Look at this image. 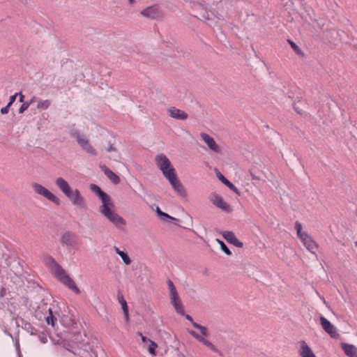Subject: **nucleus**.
<instances>
[{
  "instance_id": "nucleus-1",
  "label": "nucleus",
  "mask_w": 357,
  "mask_h": 357,
  "mask_svg": "<svg viewBox=\"0 0 357 357\" xmlns=\"http://www.w3.org/2000/svg\"><path fill=\"white\" fill-rule=\"evenodd\" d=\"M90 189L93 192L98 195L101 199L102 204L99 208L100 213L115 227L123 230L126 225V221L115 211L114 204L111 197L96 184H91Z\"/></svg>"
},
{
  "instance_id": "nucleus-2",
  "label": "nucleus",
  "mask_w": 357,
  "mask_h": 357,
  "mask_svg": "<svg viewBox=\"0 0 357 357\" xmlns=\"http://www.w3.org/2000/svg\"><path fill=\"white\" fill-rule=\"evenodd\" d=\"M43 263L50 270L54 277L66 287L73 291L75 294H79L80 292L75 281L52 256H45L43 257Z\"/></svg>"
},
{
  "instance_id": "nucleus-3",
  "label": "nucleus",
  "mask_w": 357,
  "mask_h": 357,
  "mask_svg": "<svg viewBox=\"0 0 357 357\" xmlns=\"http://www.w3.org/2000/svg\"><path fill=\"white\" fill-rule=\"evenodd\" d=\"M54 183L60 191L70 201L73 205L79 208L86 206L85 199L78 189H73L68 182L62 177H57Z\"/></svg>"
},
{
  "instance_id": "nucleus-4",
  "label": "nucleus",
  "mask_w": 357,
  "mask_h": 357,
  "mask_svg": "<svg viewBox=\"0 0 357 357\" xmlns=\"http://www.w3.org/2000/svg\"><path fill=\"white\" fill-rule=\"evenodd\" d=\"M295 229L296 230L298 238L305 248L311 253L315 254L318 248V245L311 236H310L307 232L302 231V225L300 222L296 221L295 222Z\"/></svg>"
},
{
  "instance_id": "nucleus-5",
  "label": "nucleus",
  "mask_w": 357,
  "mask_h": 357,
  "mask_svg": "<svg viewBox=\"0 0 357 357\" xmlns=\"http://www.w3.org/2000/svg\"><path fill=\"white\" fill-rule=\"evenodd\" d=\"M155 162L165 178L176 173L170 160L165 154L157 155L155 158Z\"/></svg>"
},
{
  "instance_id": "nucleus-6",
  "label": "nucleus",
  "mask_w": 357,
  "mask_h": 357,
  "mask_svg": "<svg viewBox=\"0 0 357 357\" xmlns=\"http://www.w3.org/2000/svg\"><path fill=\"white\" fill-rule=\"evenodd\" d=\"M192 326L198 329L201 334L202 335H199L194 331H189L190 334L195 337L196 340H197L199 342L204 344L205 346H206L208 349H210L211 351L217 352L218 349L215 347L213 344H212L210 341L207 340L204 337H207L208 335V330L206 327L197 324L196 322H192Z\"/></svg>"
},
{
  "instance_id": "nucleus-7",
  "label": "nucleus",
  "mask_w": 357,
  "mask_h": 357,
  "mask_svg": "<svg viewBox=\"0 0 357 357\" xmlns=\"http://www.w3.org/2000/svg\"><path fill=\"white\" fill-rule=\"evenodd\" d=\"M31 186L36 194L44 197L56 205L60 204V199L45 186L36 182L32 183Z\"/></svg>"
},
{
  "instance_id": "nucleus-8",
  "label": "nucleus",
  "mask_w": 357,
  "mask_h": 357,
  "mask_svg": "<svg viewBox=\"0 0 357 357\" xmlns=\"http://www.w3.org/2000/svg\"><path fill=\"white\" fill-rule=\"evenodd\" d=\"M168 287L170 291V299L171 302L174 307L176 311L183 314L184 313L183 307L181 301V299L178 296V292L176 291V289L172 281L169 280L167 282Z\"/></svg>"
},
{
  "instance_id": "nucleus-9",
  "label": "nucleus",
  "mask_w": 357,
  "mask_h": 357,
  "mask_svg": "<svg viewBox=\"0 0 357 357\" xmlns=\"http://www.w3.org/2000/svg\"><path fill=\"white\" fill-rule=\"evenodd\" d=\"M72 136L76 139L82 149L87 153L92 155H96L97 154L96 149L91 145L89 141L84 135H81L78 132H75L72 133Z\"/></svg>"
},
{
  "instance_id": "nucleus-10",
  "label": "nucleus",
  "mask_w": 357,
  "mask_h": 357,
  "mask_svg": "<svg viewBox=\"0 0 357 357\" xmlns=\"http://www.w3.org/2000/svg\"><path fill=\"white\" fill-rule=\"evenodd\" d=\"M170 185H172L174 190L181 197H185L186 196V192L181 184V181L177 178L176 174L174 173L169 176L166 178Z\"/></svg>"
},
{
  "instance_id": "nucleus-11",
  "label": "nucleus",
  "mask_w": 357,
  "mask_h": 357,
  "mask_svg": "<svg viewBox=\"0 0 357 357\" xmlns=\"http://www.w3.org/2000/svg\"><path fill=\"white\" fill-rule=\"evenodd\" d=\"M210 201L212 202L218 208L222 209V211L230 213L232 211V208L227 202H225L222 197L214 192L211 195Z\"/></svg>"
},
{
  "instance_id": "nucleus-12",
  "label": "nucleus",
  "mask_w": 357,
  "mask_h": 357,
  "mask_svg": "<svg viewBox=\"0 0 357 357\" xmlns=\"http://www.w3.org/2000/svg\"><path fill=\"white\" fill-rule=\"evenodd\" d=\"M320 322L321 327L332 338H337L339 334L337 332L336 328L324 317H320Z\"/></svg>"
},
{
  "instance_id": "nucleus-13",
  "label": "nucleus",
  "mask_w": 357,
  "mask_h": 357,
  "mask_svg": "<svg viewBox=\"0 0 357 357\" xmlns=\"http://www.w3.org/2000/svg\"><path fill=\"white\" fill-rule=\"evenodd\" d=\"M297 349L301 357H317L305 340L298 342Z\"/></svg>"
},
{
  "instance_id": "nucleus-14",
  "label": "nucleus",
  "mask_w": 357,
  "mask_h": 357,
  "mask_svg": "<svg viewBox=\"0 0 357 357\" xmlns=\"http://www.w3.org/2000/svg\"><path fill=\"white\" fill-rule=\"evenodd\" d=\"M200 137L211 151L215 153H220V146L215 142V139L212 137H211L207 133L202 132L200 134Z\"/></svg>"
},
{
  "instance_id": "nucleus-15",
  "label": "nucleus",
  "mask_w": 357,
  "mask_h": 357,
  "mask_svg": "<svg viewBox=\"0 0 357 357\" xmlns=\"http://www.w3.org/2000/svg\"><path fill=\"white\" fill-rule=\"evenodd\" d=\"M167 112L169 113V115L175 119L177 120H185L188 119V114L181 110L175 107H171L167 109Z\"/></svg>"
},
{
  "instance_id": "nucleus-16",
  "label": "nucleus",
  "mask_w": 357,
  "mask_h": 357,
  "mask_svg": "<svg viewBox=\"0 0 357 357\" xmlns=\"http://www.w3.org/2000/svg\"><path fill=\"white\" fill-rule=\"evenodd\" d=\"M60 242L63 245L74 246L77 244V237L73 234L66 232L61 236Z\"/></svg>"
},
{
  "instance_id": "nucleus-17",
  "label": "nucleus",
  "mask_w": 357,
  "mask_h": 357,
  "mask_svg": "<svg viewBox=\"0 0 357 357\" xmlns=\"http://www.w3.org/2000/svg\"><path fill=\"white\" fill-rule=\"evenodd\" d=\"M141 15L151 19L157 18L159 16V8L155 5L149 6L142 10Z\"/></svg>"
},
{
  "instance_id": "nucleus-18",
  "label": "nucleus",
  "mask_w": 357,
  "mask_h": 357,
  "mask_svg": "<svg viewBox=\"0 0 357 357\" xmlns=\"http://www.w3.org/2000/svg\"><path fill=\"white\" fill-rule=\"evenodd\" d=\"M222 236L227 242L234 244L236 247L242 248L243 246V243L236 237L232 231H225Z\"/></svg>"
},
{
  "instance_id": "nucleus-19",
  "label": "nucleus",
  "mask_w": 357,
  "mask_h": 357,
  "mask_svg": "<svg viewBox=\"0 0 357 357\" xmlns=\"http://www.w3.org/2000/svg\"><path fill=\"white\" fill-rule=\"evenodd\" d=\"M344 354L349 357H357V348L354 344L342 342L340 344Z\"/></svg>"
},
{
  "instance_id": "nucleus-20",
  "label": "nucleus",
  "mask_w": 357,
  "mask_h": 357,
  "mask_svg": "<svg viewBox=\"0 0 357 357\" xmlns=\"http://www.w3.org/2000/svg\"><path fill=\"white\" fill-rule=\"evenodd\" d=\"M101 169L113 183L118 184L120 182V178L105 165L101 166Z\"/></svg>"
},
{
  "instance_id": "nucleus-21",
  "label": "nucleus",
  "mask_w": 357,
  "mask_h": 357,
  "mask_svg": "<svg viewBox=\"0 0 357 357\" xmlns=\"http://www.w3.org/2000/svg\"><path fill=\"white\" fill-rule=\"evenodd\" d=\"M217 176L219 178V180L226 186H227L230 190L234 191L235 193L239 195L238 188L232 183L228 181L221 173L218 172L217 174Z\"/></svg>"
},
{
  "instance_id": "nucleus-22",
  "label": "nucleus",
  "mask_w": 357,
  "mask_h": 357,
  "mask_svg": "<svg viewBox=\"0 0 357 357\" xmlns=\"http://www.w3.org/2000/svg\"><path fill=\"white\" fill-rule=\"evenodd\" d=\"M114 250L116 252V253L118 254L121 257L123 263L126 265H130L131 264L132 261H131L130 257L128 256V255L126 252L121 250L116 246L114 247Z\"/></svg>"
},
{
  "instance_id": "nucleus-23",
  "label": "nucleus",
  "mask_w": 357,
  "mask_h": 357,
  "mask_svg": "<svg viewBox=\"0 0 357 357\" xmlns=\"http://www.w3.org/2000/svg\"><path fill=\"white\" fill-rule=\"evenodd\" d=\"M118 299L119 302L121 305L122 310L123 311L126 319H128V307L126 300L124 299L123 295H118Z\"/></svg>"
},
{
  "instance_id": "nucleus-24",
  "label": "nucleus",
  "mask_w": 357,
  "mask_h": 357,
  "mask_svg": "<svg viewBox=\"0 0 357 357\" xmlns=\"http://www.w3.org/2000/svg\"><path fill=\"white\" fill-rule=\"evenodd\" d=\"M51 105V101L50 100H38L37 108L39 109H47Z\"/></svg>"
},
{
  "instance_id": "nucleus-25",
  "label": "nucleus",
  "mask_w": 357,
  "mask_h": 357,
  "mask_svg": "<svg viewBox=\"0 0 357 357\" xmlns=\"http://www.w3.org/2000/svg\"><path fill=\"white\" fill-rule=\"evenodd\" d=\"M149 342L148 351L151 356H155L156 355L155 349L158 347V344L152 340H149Z\"/></svg>"
},
{
  "instance_id": "nucleus-26",
  "label": "nucleus",
  "mask_w": 357,
  "mask_h": 357,
  "mask_svg": "<svg viewBox=\"0 0 357 357\" xmlns=\"http://www.w3.org/2000/svg\"><path fill=\"white\" fill-rule=\"evenodd\" d=\"M288 42H289V45H291V48L295 51V52L298 55H303V53L301 51V50L299 48V47L294 42H293L291 40H288Z\"/></svg>"
},
{
  "instance_id": "nucleus-27",
  "label": "nucleus",
  "mask_w": 357,
  "mask_h": 357,
  "mask_svg": "<svg viewBox=\"0 0 357 357\" xmlns=\"http://www.w3.org/2000/svg\"><path fill=\"white\" fill-rule=\"evenodd\" d=\"M56 321V319L52 315V311L50 310V315L46 317V321L48 325H52L54 326V322Z\"/></svg>"
},
{
  "instance_id": "nucleus-28",
  "label": "nucleus",
  "mask_w": 357,
  "mask_h": 357,
  "mask_svg": "<svg viewBox=\"0 0 357 357\" xmlns=\"http://www.w3.org/2000/svg\"><path fill=\"white\" fill-rule=\"evenodd\" d=\"M220 243V245H221V248L222 250L224 251V252L225 254H227V255H231V251L229 250V249L227 247V245L222 242V241H219Z\"/></svg>"
},
{
  "instance_id": "nucleus-29",
  "label": "nucleus",
  "mask_w": 357,
  "mask_h": 357,
  "mask_svg": "<svg viewBox=\"0 0 357 357\" xmlns=\"http://www.w3.org/2000/svg\"><path fill=\"white\" fill-rule=\"evenodd\" d=\"M29 103H27L26 102H24L21 107H20L19 109V113L20 114H22L24 111H26L28 108H29Z\"/></svg>"
},
{
  "instance_id": "nucleus-30",
  "label": "nucleus",
  "mask_w": 357,
  "mask_h": 357,
  "mask_svg": "<svg viewBox=\"0 0 357 357\" xmlns=\"http://www.w3.org/2000/svg\"><path fill=\"white\" fill-rule=\"evenodd\" d=\"M159 217L163 221H165L166 219H169V220H176V218L169 215L168 214H167V213H165L164 212H163V214L160 215V216H159Z\"/></svg>"
},
{
  "instance_id": "nucleus-31",
  "label": "nucleus",
  "mask_w": 357,
  "mask_h": 357,
  "mask_svg": "<svg viewBox=\"0 0 357 357\" xmlns=\"http://www.w3.org/2000/svg\"><path fill=\"white\" fill-rule=\"evenodd\" d=\"M17 95H18V93H16L15 94H14V95L11 96L10 97L9 101H10V102H12V103H14V102H15V100H16V98H17Z\"/></svg>"
},
{
  "instance_id": "nucleus-32",
  "label": "nucleus",
  "mask_w": 357,
  "mask_h": 357,
  "mask_svg": "<svg viewBox=\"0 0 357 357\" xmlns=\"http://www.w3.org/2000/svg\"><path fill=\"white\" fill-rule=\"evenodd\" d=\"M8 111H9V109L8 108V107H2L1 109V113L2 114H6L8 113Z\"/></svg>"
},
{
  "instance_id": "nucleus-33",
  "label": "nucleus",
  "mask_w": 357,
  "mask_h": 357,
  "mask_svg": "<svg viewBox=\"0 0 357 357\" xmlns=\"http://www.w3.org/2000/svg\"><path fill=\"white\" fill-rule=\"evenodd\" d=\"M155 212L158 216H160V215L163 214V212L160 210V208L158 206L156 207Z\"/></svg>"
},
{
  "instance_id": "nucleus-34",
  "label": "nucleus",
  "mask_w": 357,
  "mask_h": 357,
  "mask_svg": "<svg viewBox=\"0 0 357 357\" xmlns=\"http://www.w3.org/2000/svg\"><path fill=\"white\" fill-rule=\"evenodd\" d=\"M139 335L141 336L142 340L143 342H149V339H147L145 336H144L142 333H139Z\"/></svg>"
},
{
  "instance_id": "nucleus-35",
  "label": "nucleus",
  "mask_w": 357,
  "mask_h": 357,
  "mask_svg": "<svg viewBox=\"0 0 357 357\" xmlns=\"http://www.w3.org/2000/svg\"><path fill=\"white\" fill-rule=\"evenodd\" d=\"M36 101V98L33 96L31 98V99L29 102H26L29 103V105L30 106L31 104H33Z\"/></svg>"
},
{
  "instance_id": "nucleus-36",
  "label": "nucleus",
  "mask_w": 357,
  "mask_h": 357,
  "mask_svg": "<svg viewBox=\"0 0 357 357\" xmlns=\"http://www.w3.org/2000/svg\"><path fill=\"white\" fill-rule=\"evenodd\" d=\"M116 151V149L112 145L109 146V147L107 149L108 152H112V151Z\"/></svg>"
},
{
  "instance_id": "nucleus-37",
  "label": "nucleus",
  "mask_w": 357,
  "mask_h": 357,
  "mask_svg": "<svg viewBox=\"0 0 357 357\" xmlns=\"http://www.w3.org/2000/svg\"><path fill=\"white\" fill-rule=\"evenodd\" d=\"M20 102H22L24 101V96L21 93H20Z\"/></svg>"
},
{
  "instance_id": "nucleus-38",
  "label": "nucleus",
  "mask_w": 357,
  "mask_h": 357,
  "mask_svg": "<svg viewBox=\"0 0 357 357\" xmlns=\"http://www.w3.org/2000/svg\"><path fill=\"white\" fill-rule=\"evenodd\" d=\"M129 4L132 5L135 3L136 0H128Z\"/></svg>"
},
{
  "instance_id": "nucleus-39",
  "label": "nucleus",
  "mask_w": 357,
  "mask_h": 357,
  "mask_svg": "<svg viewBox=\"0 0 357 357\" xmlns=\"http://www.w3.org/2000/svg\"><path fill=\"white\" fill-rule=\"evenodd\" d=\"M13 104V103L10 102L9 101V102L8 103V105H7L6 107H8V108L9 109V108H10V107Z\"/></svg>"
},
{
  "instance_id": "nucleus-40",
  "label": "nucleus",
  "mask_w": 357,
  "mask_h": 357,
  "mask_svg": "<svg viewBox=\"0 0 357 357\" xmlns=\"http://www.w3.org/2000/svg\"><path fill=\"white\" fill-rule=\"evenodd\" d=\"M186 318H187V319H188V320L192 321V319L191 317H190V316H189V315H187V316H186Z\"/></svg>"
},
{
  "instance_id": "nucleus-41",
  "label": "nucleus",
  "mask_w": 357,
  "mask_h": 357,
  "mask_svg": "<svg viewBox=\"0 0 357 357\" xmlns=\"http://www.w3.org/2000/svg\"><path fill=\"white\" fill-rule=\"evenodd\" d=\"M356 245L357 246V241L355 243Z\"/></svg>"
}]
</instances>
